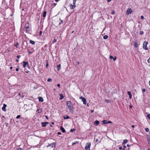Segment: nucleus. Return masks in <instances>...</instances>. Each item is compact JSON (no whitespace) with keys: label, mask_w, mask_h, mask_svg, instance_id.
Instances as JSON below:
<instances>
[{"label":"nucleus","mask_w":150,"mask_h":150,"mask_svg":"<svg viewBox=\"0 0 150 150\" xmlns=\"http://www.w3.org/2000/svg\"><path fill=\"white\" fill-rule=\"evenodd\" d=\"M67 105L70 111L73 112H74V107H73L71 101H67Z\"/></svg>","instance_id":"obj_1"},{"label":"nucleus","mask_w":150,"mask_h":150,"mask_svg":"<svg viewBox=\"0 0 150 150\" xmlns=\"http://www.w3.org/2000/svg\"><path fill=\"white\" fill-rule=\"evenodd\" d=\"M148 44V42H147L145 41L144 42L143 44V48L145 49V50H147L148 48L147 47V45Z\"/></svg>","instance_id":"obj_2"},{"label":"nucleus","mask_w":150,"mask_h":150,"mask_svg":"<svg viewBox=\"0 0 150 150\" xmlns=\"http://www.w3.org/2000/svg\"><path fill=\"white\" fill-rule=\"evenodd\" d=\"M91 145V143L90 142L87 143L86 146L85 147V149L86 150H90V147Z\"/></svg>","instance_id":"obj_3"},{"label":"nucleus","mask_w":150,"mask_h":150,"mask_svg":"<svg viewBox=\"0 0 150 150\" xmlns=\"http://www.w3.org/2000/svg\"><path fill=\"white\" fill-rule=\"evenodd\" d=\"M79 99L82 100L83 104H86V100L84 97L81 96L79 97Z\"/></svg>","instance_id":"obj_4"},{"label":"nucleus","mask_w":150,"mask_h":150,"mask_svg":"<svg viewBox=\"0 0 150 150\" xmlns=\"http://www.w3.org/2000/svg\"><path fill=\"white\" fill-rule=\"evenodd\" d=\"M132 12V11L131 8H128L126 11V14L127 15H129L130 13H131Z\"/></svg>","instance_id":"obj_5"},{"label":"nucleus","mask_w":150,"mask_h":150,"mask_svg":"<svg viewBox=\"0 0 150 150\" xmlns=\"http://www.w3.org/2000/svg\"><path fill=\"white\" fill-rule=\"evenodd\" d=\"M23 67L24 68H25L27 65L28 66L29 65L28 63V62H25L24 61L23 62Z\"/></svg>","instance_id":"obj_6"},{"label":"nucleus","mask_w":150,"mask_h":150,"mask_svg":"<svg viewBox=\"0 0 150 150\" xmlns=\"http://www.w3.org/2000/svg\"><path fill=\"white\" fill-rule=\"evenodd\" d=\"M6 105L5 104H4L3 105V107L2 108V110L4 111H6Z\"/></svg>","instance_id":"obj_7"},{"label":"nucleus","mask_w":150,"mask_h":150,"mask_svg":"<svg viewBox=\"0 0 150 150\" xmlns=\"http://www.w3.org/2000/svg\"><path fill=\"white\" fill-rule=\"evenodd\" d=\"M70 6L71 9H73L75 8V4H74L73 5H72V4H70Z\"/></svg>","instance_id":"obj_8"},{"label":"nucleus","mask_w":150,"mask_h":150,"mask_svg":"<svg viewBox=\"0 0 150 150\" xmlns=\"http://www.w3.org/2000/svg\"><path fill=\"white\" fill-rule=\"evenodd\" d=\"M48 123L47 122H42L41 123V125L42 127H45Z\"/></svg>","instance_id":"obj_9"},{"label":"nucleus","mask_w":150,"mask_h":150,"mask_svg":"<svg viewBox=\"0 0 150 150\" xmlns=\"http://www.w3.org/2000/svg\"><path fill=\"white\" fill-rule=\"evenodd\" d=\"M59 95L60 97V98H59V100H61L64 98V96H63V94L62 93L60 94Z\"/></svg>","instance_id":"obj_10"},{"label":"nucleus","mask_w":150,"mask_h":150,"mask_svg":"<svg viewBox=\"0 0 150 150\" xmlns=\"http://www.w3.org/2000/svg\"><path fill=\"white\" fill-rule=\"evenodd\" d=\"M60 129L64 133L65 132V129L62 126H61L60 127Z\"/></svg>","instance_id":"obj_11"},{"label":"nucleus","mask_w":150,"mask_h":150,"mask_svg":"<svg viewBox=\"0 0 150 150\" xmlns=\"http://www.w3.org/2000/svg\"><path fill=\"white\" fill-rule=\"evenodd\" d=\"M38 99L39 101L41 102H42L43 101V98L41 97H39Z\"/></svg>","instance_id":"obj_12"},{"label":"nucleus","mask_w":150,"mask_h":150,"mask_svg":"<svg viewBox=\"0 0 150 150\" xmlns=\"http://www.w3.org/2000/svg\"><path fill=\"white\" fill-rule=\"evenodd\" d=\"M29 27V24L28 23L25 24V29H28Z\"/></svg>","instance_id":"obj_13"},{"label":"nucleus","mask_w":150,"mask_h":150,"mask_svg":"<svg viewBox=\"0 0 150 150\" xmlns=\"http://www.w3.org/2000/svg\"><path fill=\"white\" fill-rule=\"evenodd\" d=\"M127 94L129 96V97L130 98H131L132 97V95L130 91H128L127 92Z\"/></svg>","instance_id":"obj_14"},{"label":"nucleus","mask_w":150,"mask_h":150,"mask_svg":"<svg viewBox=\"0 0 150 150\" xmlns=\"http://www.w3.org/2000/svg\"><path fill=\"white\" fill-rule=\"evenodd\" d=\"M50 146H52V147H54L55 146V144L54 142H53L50 144Z\"/></svg>","instance_id":"obj_15"},{"label":"nucleus","mask_w":150,"mask_h":150,"mask_svg":"<svg viewBox=\"0 0 150 150\" xmlns=\"http://www.w3.org/2000/svg\"><path fill=\"white\" fill-rule=\"evenodd\" d=\"M128 142V140L127 139H125L124 140L123 142L122 143V144L124 145L126 143H127Z\"/></svg>","instance_id":"obj_16"},{"label":"nucleus","mask_w":150,"mask_h":150,"mask_svg":"<svg viewBox=\"0 0 150 150\" xmlns=\"http://www.w3.org/2000/svg\"><path fill=\"white\" fill-rule=\"evenodd\" d=\"M61 68V64H59L57 66V71L59 70Z\"/></svg>","instance_id":"obj_17"},{"label":"nucleus","mask_w":150,"mask_h":150,"mask_svg":"<svg viewBox=\"0 0 150 150\" xmlns=\"http://www.w3.org/2000/svg\"><path fill=\"white\" fill-rule=\"evenodd\" d=\"M99 123V121L97 120H96L94 122V124L96 125H98Z\"/></svg>","instance_id":"obj_18"},{"label":"nucleus","mask_w":150,"mask_h":150,"mask_svg":"<svg viewBox=\"0 0 150 150\" xmlns=\"http://www.w3.org/2000/svg\"><path fill=\"white\" fill-rule=\"evenodd\" d=\"M134 46L135 47L137 48L138 47L137 42H135L134 43Z\"/></svg>","instance_id":"obj_19"},{"label":"nucleus","mask_w":150,"mask_h":150,"mask_svg":"<svg viewBox=\"0 0 150 150\" xmlns=\"http://www.w3.org/2000/svg\"><path fill=\"white\" fill-rule=\"evenodd\" d=\"M46 11H44L43 13V15H42V16L43 17H45L46 16Z\"/></svg>","instance_id":"obj_20"},{"label":"nucleus","mask_w":150,"mask_h":150,"mask_svg":"<svg viewBox=\"0 0 150 150\" xmlns=\"http://www.w3.org/2000/svg\"><path fill=\"white\" fill-rule=\"evenodd\" d=\"M30 43H31L32 45H35V43L34 41L33 40H30Z\"/></svg>","instance_id":"obj_21"},{"label":"nucleus","mask_w":150,"mask_h":150,"mask_svg":"<svg viewBox=\"0 0 150 150\" xmlns=\"http://www.w3.org/2000/svg\"><path fill=\"white\" fill-rule=\"evenodd\" d=\"M37 112H38V113H40L42 112V110L40 109H38L37 110Z\"/></svg>","instance_id":"obj_22"},{"label":"nucleus","mask_w":150,"mask_h":150,"mask_svg":"<svg viewBox=\"0 0 150 150\" xmlns=\"http://www.w3.org/2000/svg\"><path fill=\"white\" fill-rule=\"evenodd\" d=\"M102 122L103 123V124H107V121L105 120H104L102 121Z\"/></svg>","instance_id":"obj_23"},{"label":"nucleus","mask_w":150,"mask_h":150,"mask_svg":"<svg viewBox=\"0 0 150 150\" xmlns=\"http://www.w3.org/2000/svg\"><path fill=\"white\" fill-rule=\"evenodd\" d=\"M108 36L107 35H104L103 36V38L105 39H106L108 38Z\"/></svg>","instance_id":"obj_24"},{"label":"nucleus","mask_w":150,"mask_h":150,"mask_svg":"<svg viewBox=\"0 0 150 150\" xmlns=\"http://www.w3.org/2000/svg\"><path fill=\"white\" fill-rule=\"evenodd\" d=\"M69 118H70L68 116H67L66 117H64V119H68Z\"/></svg>","instance_id":"obj_25"},{"label":"nucleus","mask_w":150,"mask_h":150,"mask_svg":"<svg viewBox=\"0 0 150 150\" xmlns=\"http://www.w3.org/2000/svg\"><path fill=\"white\" fill-rule=\"evenodd\" d=\"M75 130V129H72L70 130V131L71 132H73Z\"/></svg>","instance_id":"obj_26"},{"label":"nucleus","mask_w":150,"mask_h":150,"mask_svg":"<svg viewBox=\"0 0 150 150\" xmlns=\"http://www.w3.org/2000/svg\"><path fill=\"white\" fill-rule=\"evenodd\" d=\"M52 81V79L51 78H49L47 80V81L50 82Z\"/></svg>","instance_id":"obj_27"},{"label":"nucleus","mask_w":150,"mask_h":150,"mask_svg":"<svg viewBox=\"0 0 150 150\" xmlns=\"http://www.w3.org/2000/svg\"><path fill=\"white\" fill-rule=\"evenodd\" d=\"M144 34V32L143 31H141L140 33V35H143Z\"/></svg>","instance_id":"obj_28"},{"label":"nucleus","mask_w":150,"mask_h":150,"mask_svg":"<svg viewBox=\"0 0 150 150\" xmlns=\"http://www.w3.org/2000/svg\"><path fill=\"white\" fill-rule=\"evenodd\" d=\"M56 41H57V40L56 39H54V40H53L52 41V43H55V42H56Z\"/></svg>","instance_id":"obj_29"},{"label":"nucleus","mask_w":150,"mask_h":150,"mask_svg":"<svg viewBox=\"0 0 150 150\" xmlns=\"http://www.w3.org/2000/svg\"><path fill=\"white\" fill-rule=\"evenodd\" d=\"M78 142H77V141H76V142H74L72 144V146H74V144H76L77 143H78Z\"/></svg>","instance_id":"obj_30"},{"label":"nucleus","mask_w":150,"mask_h":150,"mask_svg":"<svg viewBox=\"0 0 150 150\" xmlns=\"http://www.w3.org/2000/svg\"><path fill=\"white\" fill-rule=\"evenodd\" d=\"M147 117L149 118V119H150V114H148L147 115Z\"/></svg>","instance_id":"obj_31"},{"label":"nucleus","mask_w":150,"mask_h":150,"mask_svg":"<svg viewBox=\"0 0 150 150\" xmlns=\"http://www.w3.org/2000/svg\"><path fill=\"white\" fill-rule=\"evenodd\" d=\"M145 129L146 131V132H148L149 131V128H146Z\"/></svg>","instance_id":"obj_32"},{"label":"nucleus","mask_w":150,"mask_h":150,"mask_svg":"<svg viewBox=\"0 0 150 150\" xmlns=\"http://www.w3.org/2000/svg\"><path fill=\"white\" fill-rule=\"evenodd\" d=\"M19 45V44L18 43H16V45H15V46L16 47H18V46Z\"/></svg>","instance_id":"obj_33"},{"label":"nucleus","mask_w":150,"mask_h":150,"mask_svg":"<svg viewBox=\"0 0 150 150\" xmlns=\"http://www.w3.org/2000/svg\"><path fill=\"white\" fill-rule=\"evenodd\" d=\"M21 117V115H18L16 117V118L17 119H18L19 118H20Z\"/></svg>","instance_id":"obj_34"},{"label":"nucleus","mask_w":150,"mask_h":150,"mask_svg":"<svg viewBox=\"0 0 150 150\" xmlns=\"http://www.w3.org/2000/svg\"><path fill=\"white\" fill-rule=\"evenodd\" d=\"M147 62L149 63H150V58L148 60ZM149 66H150V64H149Z\"/></svg>","instance_id":"obj_35"},{"label":"nucleus","mask_w":150,"mask_h":150,"mask_svg":"<svg viewBox=\"0 0 150 150\" xmlns=\"http://www.w3.org/2000/svg\"><path fill=\"white\" fill-rule=\"evenodd\" d=\"M146 91L145 89L144 88H143L142 89V92L143 93L145 92Z\"/></svg>","instance_id":"obj_36"},{"label":"nucleus","mask_w":150,"mask_h":150,"mask_svg":"<svg viewBox=\"0 0 150 150\" xmlns=\"http://www.w3.org/2000/svg\"><path fill=\"white\" fill-rule=\"evenodd\" d=\"M77 0H73V3L74 4H75V3Z\"/></svg>","instance_id":"obj_37"},{"label":"nucleus","mask_w":150,"mask_h":150,"mask_svg":"<svg viewBox=\"0 0 150 150\" xmlns=\"http://www.w3.org/2000/svg\"><path fill=\"white\" fill-rule=\"evenodd\" d=\"M48 65H49V64H48V61H47V63L46 64V67H47L48 66Z\"/></svg>","instance_id":"obj_38"},{"label":"nucleus","mask_w":150,"mask_h":150,"mask_svg":"<svg viewBox=\"0 0 150 150\" xmlns=\"http://www.w3.org/2000/svg\"><path fill=\"white\" fill-rule=\"evenodd\" d=\"M60 20L61 21V22H59V25H60V24H61L62 23H63V21H62V20H61L60 19Z\"/></svg>","instance_id":"obj_39"},{"label":"nucleus","mask_w":150,"mask_h":150,"mask_svg":"<svg viewBox=\"0 0 150 150\" xmlns=\"http://www.w3.org/2000/svg\"><path fill=\"white\" fill-rule=\"evenodd\" d=\"M26 31L27 33H29L30 32V30L28 29H26Z\"/></svg>","instance_id":"obj_40"},{"label":"nucleus","mask_w":150,"mask_h":150,"mask_svg":"<svg viewBox=\"0 0 150 150\" xmlns=\"http://www.w3.org/2000/svg\"><path fill=\"white\" fill-rule=\"evenodd\" d=\"M115 13V11H112L111 12V14H114Z\"/></svg>","instance_id":"obj_41"},{"label":"nucleus","mask_w":150,"mask_h":150,"mask_svg":"<svg viewBox=\"0 0 150 150\" xmlns=\"http://www.w3.org/2000/svg\"><path fill=\"white\" fill-rule=\"evenodd\" d=\"M110 58L111 59H112L113 58V57L112 56H110Z\"/></svg>","instance_id":"obj_42"},{"label":"nucleus","mask_w":150,"mask_h":150,"mask_svg":"<svg viewBox=\"0 0 150 150\" xmlns=\"http://www.w3.org/2000/svg\"><path fill=\"white\" fill-rule=\"evenodd\" d=\"M112 122L111 121H108V122H107V124H108V123H112Z\"/></svg>","instance_id":"obj_43"},{"label":"nucleus","mask_w":150,"mask_h":150,"mask_svg":"<svg viewBox=\"0 0 150 150\" xmlns=\"http://www.w3.org/2000/svg\"><path fill=\"white\" fill-rule=\"evenodd\" d=\"M116 56L114 58H113V61H115L116 60Z\"/></svg>","instance_id":"obj_44"},{"label":"nucleus","mask_w":150,"mask_h":150,"mask_svg":"<svg viewBox=\"0 0 150 150\" xmlns=\"http://www.w3.org/2000/svg\"><path fill=\"white\" fill-rule=\"evenodd\" d=\"M42 31H40L39 32V35H42Z\"/></svg>","instance_id":"obj_45"},{"label":"nucleus","mask_w":150,"mask_h":150,"mask_svg":"<svg viewBox=\"0 0 150 150\" xmlns=\"http://www.w3.org/2000/svg\"><path fill=\"white\" fill-rule=\"evenodd\" d=\"M126 148V146H123V150H125V148Z\"/></svg>","instance_id":"obj_46"},{"label":"nucleus","mask_w":150,"mask_h":150,"mask_svg":"<svg viewBox=\"0 0 150 150\" xmlns=\"http://www.w3.org/2000/svg\"><path fill=\"white\" fill-rule=\"evenodd\" d=\"M28 52L30 54H32L33 53V51H29Z\"/></svg>","instance_id":"obj_47"},{"label":"nucleus","mask_w":150,"mask_h":150,"mask_svg":"<svg viewBox=\"0 0 150 150\" xmlns=\"http://www.w3.org/2000/svg\"><path fill=\"white\" fill-rule=\"evenodd\" d=\"M141 18L142 19H143L144 18V17L142 16H141Z\"/></svg>","instance_id":"obj_48"},{"label":"nucleus","mask_w":150,"mask_h":150,"mask_svg":"<svg viewBox=\"0 0 150 150\" xmlns=\"http://www.w3.org/2000/svg\"><path fill=\"white\" fill-rule=\"evenodd\" d=\"M21 57V56L20 55H17V57L18 58H20V57Z\"/></svg>","instance_id":"obj_49"},{"label":"nucleus","mask_w":150,"mask_h":150,"mask_svg":"<svg viewBox=\"0 0 150 150\" xmlns=\"http://www.w3.org/2000/svg\"><path fill=\"white\" fill-rule=\"evenodd\" d=\"M119 149L120 150H121V149H122V147H119Z\"/></svg>","instance_id":"obj_50"},{"label":"nucleus","mask_w":150,"mask_h":150,"mask_svg":"<svg viewBox=\"0 0 150 150\" xmlns=\"http://www.w3.org/2000/svg\"><path fill=\"white\" fill-rule=\"evenodd\" d=\"M18 150H22V149L21 148H19Z\"/></svg>","instance_id":"obj_51"},{"label":"nucleus","mask_w":150,"mask_h":150,"mask_svg":"<svg viewBox=\"0 0 150 150\" xmlns=\"http://www.w3.org/2000/svg\"><path fill=\"white\" fill-rule=\"evenodd\" d=\"M18 70H19V69H18V68H16V71H18Z\"/></svg>","instance_id":"obj_52"},{"label":"nucleus","mask_w":150,"mask_h":150,"mask_svg":"<svg viewBox=\"0 0 150 150\" xmlns=\"http://www.w3.org/2000/svg\"><path fill=\"white\" fill-rule=\"evenodd\" d=\"M57 86L58 87H59L60 86V84H58L57 85Z\"/></svg>","instance_id":"obj_53"},{"label":"nucleus","mask_w":150,"mask_h":150,"mask_svg":"<svg viewBox=\"0 0 150 150\" xmlns=\"http://www.w3.org/2000/svg\"><path fill=\"white\" fill-rule=\"evenodd\" d=\"M57 134H61V132H58V133H57Z\"/></svg>","instance_id":"obj_54"},{"label":"nucleus","mask_w":150,"mask_h":150,"mask_svg":"<svg viewBox=\"0 0 150 150\" xmlns=\"http://www.w3.org/2000/svg\"><path fill=\"white\" fill-rule=\"evenodd\" d=\"M105 102H107V103H108V102H109V100H105Z\"/></svg>","instance_id":"obj_55"},{"label":"nucleus","mask_w":150,"mask_h":150,"mask_svg":"<svg viewBox=\"0 0 150 150\" xmlns=\"http://www.w3.org/2000/svg\"><path fill=\"white\" fill-rule=\"evenodd\" d=\"M94 112V110H92L91 111V112L92 113H93Z\"/></svg>","instance_id":"obj_56"},{"label":"nucleus","mask_w":150,"mask_h":150,"mask_svg":"<svg viewBox=\"0 0 150 150\" xmlns=\"http://www.w3.org/2000/svg\"><path fill=\"white\" fill-rule=\"evenodd\" d=\"M132 128H134V125H132Z\"/></svg>","instance_id":"obj_57"},{"label":"nucleus","mask_w":150,"mask_h":150,"mask_svg":"<svg viewBox=\"0 0 150 150\" xmlns=\"http://www.w3.org/2000/svg\"><path fill=\"white\" fill-rule=\"evenodd\" d=\"M127 147H129L130 146L128 144H127Z\"/></svg>","instance_id":"obj_58"},{"label":"nucleus","mask_w":150,"mask_h":150,"mask_svg":"<svg viewBox=\"0 0 150 150\" xmlns=\"http://www.w3.org/2000/svg\"><path fill=\"white\" fill-rule=\"evenodd\" d=\"M16 61L18 62V59H16Z\"/></svg>","instance_id":"obj_59"},{"label":"nucleus","mask_w":150,"mask_h":150,"mask_svg":"<svg viewBox=\"0 0 150 150\" xmlns=\"http://www.w3.org/2000/svg\"><path fill=\"white\" fill-rule=\"evenodd\" d=\"M18 95H19V96H21V93H18Z\"/></svg>","instance_id":"obj_60"},{"label":"nucleus","mask_w":150,"mask_h":150,"mask_svg":"<svg viewBox=\"0 0 150 150\" xmlns=\"http://www.w3.org/2000/svg\"><path fill=\"white\" fill-rule=\"evenodd\" d=\"M77 64H78V65L79 64V62H77Z\"/></svg>","instance_id":"obj_61"},{"label":"nucleus","mask_w":150,"mask_h":150,"mask_svg":"<svg viewBox=\"0 0 150 150\" xmlns=\"http://www.w3.org/2000/svg\"><path fill=\"white\" fill-rule=\"evenodd\" d=\"M12 69V67H10V69Z\"/></svg>","instance_id":"obj_62"},{"label":"nucleus","mask_w":150,"mask_h":150,"mask_svg":"<svg viewBox=\"0 0 150 150\" xmlns=\"http://www.w3.org/2000/svg\"><path fill=\"white\" fill-rule=\"evenodd\" d=\"M46 119H48V117L47 116H46Z\"/></svg>","instance_id":"obj_63"},{"label":"nucleus","mask_w":150,"mask_h":150,"mask_svg":"<svg viewBox=\"0 0 150 150\" xmlns=\"http://www.w3.org/2000/svg\"><path fill=\"white\" fill-rule=\"evenodd\" d=\"M149 85H150V81H149Z\"/></svg>","instance_id":"obj_64"}]
</instances>
